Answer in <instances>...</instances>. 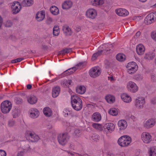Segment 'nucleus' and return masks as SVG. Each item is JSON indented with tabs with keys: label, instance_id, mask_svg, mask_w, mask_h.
I'll return each mask as SVG.
<instances>
[{
	"label": "nucleus",
	"instance_id": "603ef678",
	"mask_svg": "<svg viewBox=\"0 0 156 156\" xmlns=\"http://www.w3.org/2000/svg\"><path fill=\"white\" fill-rule=\"evenodd\" d=\"M15 101L17 104H20L22 102V100L19 98L16 97L15 99Z\"/></svg>",
	"mask_w": 156,
	"mask_h": 156
},
{
	"label": "nucleus",
	"instance_id": "c03bdc74",
	"mask_svg": "<svg viewBox=\"0 0 156 156\" xmlns=\"http://www.w3.org/2000/svg\"><path fill=\"white\" fill-rule=\"evenodd\" d=\"M99 49V51L98 52L94 54L92 56V59L93 60H95L97 58V57L99 55L102 53L103 50L101 49L100 50Z\"/></svg>",
	"mask_w": 156,
	"mask_h": 156
},
{
	"label": "nucleus",
	"instance_id": "8fccbe9b",
	"mask_svg": "<svg viewBox=\"0 0 156 156\" xmlns=\"http://www.w3.org/2000/svg\"><path fill=\"white\" fill-rule=\"evenodd\" d=\"M15 125V122L14 120H11L8 122V126L9 127H12L13 126Z\"/></svg>",
	"mask_w": 156,
	"mask_h": 156
},
{
	"label": "nucleus",
	"instance_id": "58836bf2",
	"mask_svg": "<svg viewBox=\"0 0 156 156\" xmlns=\"http://www.w3.org/2000/svg\"><path fill=\"white\" fill-rule=\"evenodd\" d=\"M63 30L64 32L67 35H70L72 34L70 28L67 26H64L63 28Z\"/></svg>",
	"mask_w": 156,
	"mask_h": 156
},
{
	"label": "nucleus",
	"instance_id": "0e129e2a",
	"mask_svg": "<svg viewBox=\"0 0 156 156\" xmlns=\"http://www.w3.org/2000/svg\"><path fill=\"white\" fill-rule=\"evenodd\" d=\"M130 118L133 121H135L136 120V117L134 115H132L130 116Z\"/></svg>",
	"mask_w": 156,
	"mask_h": 156
},
{
	"label": "nucleus",
	"instance_id": "72a5a7b5",
	"mask_svg": "<svg viewBox=\"0 0 156 156\" xmlns=\"http://www.w3.org/2000/svg\"><path fill=\"white\" fill-rule=\"evenodd\" d=\"M116 58L117 60L119 62L124 61L126 59V56L122 53H119L117 55Z\"/></svg>",
	"mask_w": 156,
	"mask_h": 156
},
{
	"label": "nucleus",
	"instance_id": "a878e982",
	"mask_svg": "<svg viewBox=\"0 0 156 156\" xmlns=\"http://www.w3.org/2000/svg\"><path fill=\"white\" fill-rule=\"evenodd\" d=\"M86 91V88L83 85H79L76 87V92L80 94H84Z\"/></svg>",
	"mask_w": 156,
	"mask_h": 156
},
{
	"label": "nucleus",
	"instance_id": "f704fd0d",
	"mask_svg": "<svg viewBox=\"0 0 156 156\" xmlns=\"http://www.w3.org/2000/svg\"><path fill=\"white\" fill-rule=\"evenodd\" d=\"M155 56L154 52L151 51L145 54L144 58L146 59H152Z\"/></svg>",
	"mask_w": 156,
	"mask_h": 156
},
{
	"label": "nucleus",
	"instance_id": "2f4dec72",
	"mask_svg": "<svg viewBox=\"0 0 156 156\" xmlns=\"http://www.w3.org/2000/svg\"><path fill=\"white\" fill-rule=\"evenodd\" d=\"M44 114L46 116L50 117L52 114V111L51 109L48 107L44 108L43 109Z\"/></svg>",
	"mask_w": 156,
	"mask_h": 156
},
{
	"label": "nucleus",
	"instance_id": "6e6d98bb",
	"mask_svg": "<svg viewBox=\"0 0 156 156\" xmlns=\"http://www.w3.org/2000/svg\"><path fill=\"white\" fill-rule=\"evenodd\" d=\"M71 51V49L70 48H66L64 49L62 51L63 53H69Z\"/></svg>",
	"mask_w": 156,
	"mask_h": 156
},
{
	"label": "nucleus",
	"instance_id": "e2e57ef3",
	"mask_svg": "<svg viewBox=\"0 0 156 156\" xmlns=\"http://www.w3.org/2000/svg\"><path fill=\"white\" fill-rule=\"evenodd\" d=\"M140 35V31H138L137 33H136L135 36L136 38L138 37H139Z\"/></svg>",
	"mask_w": 156,
	"mask_h": 156
},
{
	"label": "nucleus",
	"instance_id": "49530a36",
	"mask_svg": "<svg viewBox=\"0 0 156 156\" xmlns=\"http://www.w3.org/2000/svg\"><path fill=\"white\" fill-rule=\"evenodd\" d=\"M81 135V133L80 131L78 129H76L74 131V135L76 137H79Z\"/></svg>",
	"mask_w": 156,
	"mask_h": 156
},
{
	"label": "nucleus",
	"instance_id": "dca6fc26",
	"mask_svg": "<svg viewBox=\"0 0 156 156\" xmlns=\"http://www.w3.org/2000/svg\"><path fill=\"white\" fill-rule=\"evenodd\" d=\"M39 114L40 112L39 110L35 108L30 109L28 112L29 117L33 119L37 118L39 116Z\"/></svg>",
	"mask_w": 156,
	"mask_h": 156
},
{
	"label": "nucleus",
	"instance_id": "9d476101",
	"mask_svg": "<svg viewBox=\"0 0 156 156\" xmlns=\"http://www.w3.org/2000/svg\"><path fill=\"white\" fill-rule=\"evenodd\" d=\"M115 127V125L113 123H106L103 126L104 132L106 134L111 133L114 130Z\"/></svg>",
	"mask_w": 156,
	"mask_h": 156
},
{
	"label": "nucleus",
	"instance_id": "864d4df0",
	"mask_svg": "<svg viewBox=\"0 0 156 156\" xmlns=\"http://www.w3.org/2000/svg\"><path fill=\"white\" fill-rule=\"evenodd\" d=\"M6 152L3 150H0V156H6Z\"/></svg>",
	"mask_w": 156,
	"mask_h": 156
},
{
	"label": "nucleus",
	"instance_id": "20e7f679",
	"mask_svg": "<svg viewBox=\"0 0 156 156\" xmlns=\"http://www.w3.org/2000/svg\"><path fill=\"white\" fill-rule=\"evenodd\" d=\"M127 71L129 74H133L136 73L138 69V66L135 62L132 61L129 62L126 66Z\"/></svg>",
	"mask_w": 156,
	"mask_h": 156
},
{
	"label": "nucleus",
	"instance_id": "cd10ccee",
	"mask_svg": "<svg viewBox=\"0 0 156 156\" xmlns=\"http://www.w3.org/2000/svg\"><path fill=\"white\" fill-rule=\"evenodd\" d=\"M27 100L29 103L33 105L37 103V99L35 96L31 95L27 98Z\"/></svg>",
	"mask_w": 156,
	"mask_h": 156
},
{
	"label": "nucleus",
	"instance_id": "69168bd1",
	"mask_svg": "<svg viewBox=\"0 0 156 156\" xmlns=\"http://www.w3.org/2000/svg\"><path fill=\"white\" fill-rule=\"evenodd\" d=\"M32 86L30 84H28L27 86V88L28 89H30L31 88Z\"/></svg>",
	"mask_w": 156,
	"mask_h": 156
},
{
	"label": "nucleus",
	"instance_id": "39448f33",
	"mask_svg": "<svg viewBox=\"0 0 156 156\" xmlns=\"http://www.w3.org/2000/svg\"><path fill=\"white\" fill-rule=\"evenodd\" d=\"M12 107V103L9 101H5L1 104V110L3 113H7L9 112Z\"/></svg>",
	"mask_w": 156,
	"mask_h": 156
},
{
	"label": "nucleus",
	"instance_id": "a19ab883",
	"mask_svg": "<svg viewBox=\"0 0 156 156\" xmlns=\"http://www.w3.org/2000/svg\"><path fill=\"white\" fill-rule=\"evenodd\" d=\"M30 135L31 138L34 139V141H37L40 139L39 136L34 132L30 133Z\"/></svg>",
	"mask_w": 156,
	"mask_h": 156
},
{
	"label": "nucleus",
	"instance_id": "052dcab7",
	"mask_svg": "<svg viewBox=\"0 0 156 156\" xmlns=\"http://www.w3.org/2000/svg\"><path fill=\"white\" fill-rule=\"evenodd\" d=\"M99 138V136L98 135L94 136V137L93 138V139L94 141H97V140H98Z\"/></svg>",
	"mask_w": 156,
	"mask_h": 156
},
{
	"label": "nucleus",
	"instance_id": "423d86ee",
	"mask_svg": "<svg viewBox=\"0 0 156 156\" xmlns=\"http://www.w3.org/2000/svg\"><path fill=\"white\" fill-rule=\"evenodd\" d=\"M141 139L144 144H147L152 141V136L150 133L145 131L141 133Z\"/></svg>",
	"mask_w": 156,
	"mask_h": 156
},
{
	"label": "nucleus",
	"instance_id": "0eeeda50",
	"mask_svg": "<svg viewBox=\"0 0 156 156\" xmlns=\"http://www.w3.org/2000/svg\"><path fill=\"white\" fill-rule=\"evenodd\" d=\"M126 88L128 91L132 93H136L139 89L137 84L135 82L131 81H129L127 83Z\"/></svg>",
	"mask_w": 156,
	"mask_h": 156
},
{
	"label": "nucleus",
	"instance_id": "4be33fe9",
	"mask_svg": "<svg viewBox=\"0 0 156 156\" xmlns=\"http://www.w3.org/2000/svg\"><path fill=\"white\" fill-rule=\"evenodd\" d=\"M101 119V116L100 114L98 112H95L92 115L91 117V120L94 122H99Z\"/></svg>",
	"mask_w": 156,
	"mask_h": 156
},
{
	"label": "nucleus",
	"instance_id": "6ab92c4d",
	"mask_svg": "<svg viewBox=\"0 0 156 156\" xmlns=\"http://www.w3.org/2000/svg\"><path fill=\"white\" fill-rule=\"evenodd\" d=\"M145 47L142 44H138L136 46V52L137 54L139 55H143L145 52Z\"/></svg>",
	"mask_w": 156,
	"mask_h": 156
},
{
	"label": "nucleus",
	"instance_id": "b1692460",
	"mask_svg": "<svg viewBox=\"0 0 156 156\" xmlns=\"http://www.w3.org/2000/svg\"><path fill=\"white\" fill-rule=\"evenodd\" d=\"M73 5V3L71 1L66 0L62 3V7L64 9H69L72 7Z\"/></svg>",
	"mask_w": 156,
	"mask_h": 156
},
{
	"label": "nucleus",
	"instance_id": "c9c22d12",
	"mask_svg": "<svg viewBox=\"0 0 156 156\" xmlns=\"http://www.w3.org/2000/svg\"><path fill=\"white\" fill-rule=\"evenodd\" d=\"M34 3V0H23L22 3L24 6L28 7L32 5Z\"/></svg>",
	"mask_w": 156,
	"mask_h": 156
},
{
	"label": "nucleus",
	"instance_id": "4468645a",
	"mask_svg": "<svg viewBox=\"0 0 156 156\" xmlns=\"http://www.w3.org/2000/svg\"><path fill=\"white\" fill-rule=\"evenodd\" d=\"M86 16L90 19H95L97 16V12L96 9L93 8H90L87 10L86 12Z\"/></svg>",
	"mask_w": 156,
	"mask_h": 156
},
{
	"label": "nucleus",
	"instance_id": "a18cd8bd",
	"mask_svg": "<svg viewBox=\"0 0 156 156\" xmlns=\"http://www.w3.org/2000/svg\"><path fill=\"white\" fill-rule=\"evenodd\" d=\"M25 150L21 148H20L18 149L16 156H24Z\"/></svg>",
	"mask_w": 156,
	"mask_h": 156
},
{
	"label": "nucleus",
	"instance_id": "c756f323",
	"mask_svg": "<svg viewBox=\"0 0 156 156\" xmlns=\"http://www.w3.org/2000/svg\"><path fill=\"white\" fill-rule=\"evenodd\" d=\"M92 126L96 130L100 131L103 130V126L101 124L96 123H93L92 124Z\"/></svg>",
	"mask_w": 156,
	"mask_h": 156
},
{
	"label": "nucleus",
	"instance_id": "9b49d317",
	"mask_svg": "<svg viewBox=\"0 0 156 156\" xmlns=\"http://www.w3.org/2000/svg\"><path fill=\"white\" fill-rule=\"evenodd\" d=\"M69 137L66 133L59 134L58 137V140L59 144L62 145H65L67 143Z\"/></svg>",
	"mask_w": 156,
	"mask_h": 156
},
{
	"label": "nucleus",
	"instance_id": "bb28decb",
	"mask_svg": "<svg viewBox=\"0 0 156 156\" xmlns=\"http://www.w3.org/2000/svg\"><path fill=\"white\" fill-rule=\"evenodd\" d=\"M113 47V45L112 44H105L99 47V49L100 50L101 49L103 51L105 50L108 51L112 48Z\"/></svg>",
	"mask_w": 156,
	"mask_h": 156
},
{
	"label": "nucleus",
	"instance_id": "f3484780",
	"mask_svg": "<svg viewBox=\"0 0 156 156\" xmlns=\"http://www.w3.org/2000/svg\"><path fill=\"white\" fill-rule=\"evenodd\" d=\"M45 13L44 11L41 10L38 11L35 16L36 20L38 22L42 21L45 19Z\"/></svg>",
	"mask_w": 156,
	"mask_h": 156
},
{
	"label": "nucleus",
	"instance_id": "4c0bfd02",
	"mask_svg": "<svg viewBox=\"0 0 156 156\" xmlns=\"http://www.w3.org/2000/svg\"><path fill=\"white\" fill-rule=\"evenodd\" d=\"M149 156H156V147H152L149 150Z\"/></svg>",
	"mask_w": 156,
	"mask_h": 156
},
{
	"label": "nucleus",
	"instance_id": "79ce46f5",
	"mask_svg": "<svg viewBox=\"0 0 156 156\" xmlns=\"http://www.w3.org/2000/svg\"><path fill=\"white\" fill-rule=\"evenodd\" d=\"M60 33L59 28L58 26H55L53 28V34L54 36H58Z\"/></svg>",
	"mask_w": 156,
	"mask_h": 156
},
{
	"label": "nucleus",
	"instance_id": "473e14b6",
	"mask_svg": "<svg viewBox=\"0 0 156 156\" xmlns=\"http://www.w3.org/2000/svg\"><path fill=\"white\" fill-rule=\"evenodd\" d=\"M72 83V81L70 80H64L62 81L61 84L63 87H69Z\"/></svg>",
	"mask_w": 156,
	"mask_h": 156
},
{
	"label": "nucleus",
	"instance_id": "338daca9",
	"mask_svg": "<svg viewBox=\"0 0 156 156\" xmlns=\"http://www.w3.org/2000/svg\"><path fill=\"white\" fill-rule=\"evenodd\" d=\"M140 2H146L147 0H139Z\"/></svg>",
	"mask_w": 156,
	"mask_h": 156
},
{
	"label": "nucleus",
	"instance_id": "09e8293b",
	"mask_svg": "<svg viewBox=\"0 0 156 156\" xmlns=\"http://www.w3.org/2000/svg\"><path fill=\"white\" fill-rule=\"evenodd\" d=\"M23 58H19L15 59L12 60L11 61V62L12 63H16L21 61L23 60Z\"/></svg>",
	"mask_w": 156,
	"mask_h": 156
},
{
	"label": "nucleus",
	"instance_id": "37998d69",
	"mask_svg": "<svg viewBox=\"0 0 156 156\" xmlns=\"http://www.w3.org/2000/svg\"><path fill=\"white\" fill-rule=\"evenodd\" d=\"M20 111V110L17 109H15L13 110L12 114L14 118H16L19 115Z\"/></svg>",
	"mask_w": 156,
	"mask_h": 156
},
{
	"label": "nucleus",
	"instance_id": "ea45409f",
	"mask_svg": "<svg viewBox=\"0 0 156 156\" xmlns=\"http://www.w3.org/2000/svg\"><path fill=\"white\" fill-rule=\"evenodd\" d=\"M72 112L71 110L68 109H65L63 111V114L65 117H67L69 115H71Z\"/></svg>",
	"mask_w": 156,
	"mask_h": 156
},
{
	"label": "nucleus",
	"instance_id": "5fc2aeb1",
	"mask_svg": "<svg viewBox=\"0 0 156 156\" xmlns=\"http://www.w3.org/2000/svg\"><path fill=\"white\" fill-rule=\"evenodd\" d=\"M12 22L10 20L7 21L5 23V26L7 27H10L12 26Z\"/></svg>",
	"mask_w": 156,
	"mask_h": 156
},
{
	"label": "nucleus",
	"instance_id": "13d9d810",
	"mask_svg": "<svg viewBox=\"0 0 156 156\" xmlns=\"http://www.w3.org/2000/svg\"><path fill=\"white\" fill-rule=\"evenodd\" d=\"M151 102L153 104H156V97L152 98L151 100Z\"/></svg>",
	"mask_w": 156,
	"mask_h": 156
},
{
	"label": "nucleus",
	"instance_id": "2eb2a0df",
	"mask_svg": "<svg viewBox=\"0 0 156 156\" xmlns=\"http://www.w3.org/2000/svg\"><path fill=\"white\" fill-rule=\"evenodd\" d=\"M101 73V70L98 67H94L89 71V74L91 77L95 78L99 76Z\"/></svg>",
	"mask_w": 156,
	"mask_h": 156
},
{
	"label": "nucleus",
	"instance_id": "3c124183",
	"mask_svg": "<svg viewBox=\"0 0 156 156\" xmlns=\"http://www.w3.org/2000/svg\"><path fill=\"white\" fill-rule=\"evenodd\" d=\"M143 79V76L141 75H138L136 76L135 79L137 81H140Z\"/></svg>",
	"mask_w": 156,
	"mask_h": 156
},
{
	"label": "nucleus",
	"instance_id": "412c9836",
	"mask_svg": "<svg viewBox=\"0 0 156 156\" xmlns=\"http://www.w3.org/2000/svg\"><path fill=\"white\" fill-rule=\"evenodd\" d=\"M116 13L119 16H126L129 14V12L124 9L120 8L115 10Z\"/></svg>",
	"mask_w": 156,
	"mask_h": 156
},
{
	"label": "nucleus",
	"instance_id": "680f3d73",
	"mask_svg": "<svg viewBox=\"0 0 156 156\" xmlns=\"http://www.w3.org/2000/svg\"><path fill=\"white\" fill-rule=\"evenodd\" d=\"M68 153V155L69 156H74V154L73 153L71 152H70L69 151H66Z\"/></svg>",
	"mask_w": 156,
	"mask_h": 156
},
{
	"label": "nucleus",
	"instance_id": "1a4fd4ad",
	"mask_svg": "<svg viewBox=\"0 0 156 156\" xmlns=\"http://www.w3.org/2000/svg\"><path fill=\"white\" fill-rule=\"evenodd\" d=\"M156 21V11L150 13L144 19V23L147 25L150 24Z\"/></svg>",
	"mask_w": 156,
	"mask_h": 156
},
{
	"label": "nucleus",
	"instance_id": "c85d7f7f",
	"mask_svg": "<svg viewBox=\"0 0 156 156\" xmlns=\"http://www.w3.org/2000/svg\"><path fill=\"white\" fill-rule=\"evenodd\" d=\"M51 12L54 15H57L59 13V10L58 8L56 6H53L50 8Z\"/></svg>",
	"mask_w": 156,
	"mask_h": 156
},
{
	"label": "nucleus",
	"instance_id": "f03ea898",
	"mask_svg": "<svg viewBox=\"0 0 156 156\" xmlns=\"http://www.w3.org/2000/svg\"><path fill=\"white\" fill-rule=\"evenodd\" d=\"M132 141L130 136L127 135H123L118 139V144L122 147H126L129 146Z\"/></svg>",
	"mask_w": 156,
	"mask_h": 156
},
{
	"label": "nucleus",
	"instance_id": "7c9ffc66",
	"mask_svg": "<svg viewBox=\"0 0 156 156\" xmlns=\"http://www.w3.org/2000/svg\"><path fill=\"white\" fill-rule=\"evenodd\" d=\"M105 99L109 103H112L115 101V97L111 94L108 95L105 97Z\"/></svg>",
	"mask_w": 156,
	"mask_h": 156
},
{
	"label": "nucleus",
	"instance_id": "de8ad7c7",
	"mask_svg": "<svg viewBox=\"0 0 156 156\" xmlns=\"http://www.w3.org/2000/svg\"><path fill=\"white\" fill-rule=\"evenodd\" d=\"M152 39L154 41H156V31L152 32L151 35Z\"/></svg>",
	"mask_w": 156,
	"mask_h": 156
},
{
	"label": "nucleus",
	"instance_id": "f257e3e1",
	"mask_svg": "<svg viewBox=\"0 0 156 156\" xmlns=\"http://www.w3.org/2000/svg\"><path fill=\"white\" fill-rule=\"evenodd\" d=\"M71 102L73 108L76 111H80L83 107L82 101L77 95H73L71 96Z\"/></svg>",
	"mask_w": 156,
	"mask_h": 156
},
{
	"label": "nucleus",
	"instance_id": "6e6552de",
	"mask_svg": "<svg viewBox=\"0 0 156 156\" xmlns=\"http://www.w3.org/2000/svg\"><path fill=\"white\" fill-rule=\"evenodd\" d=\"M22 9V5L20 2L18 1H14L12 3L11 6V12L13 14L18 13Z\"/></svg>",
	"mask_w": 156,
	"mask_h": 156
},
{
	"label": "nucleus",
	"instance_id": "774afa93",
	"mask_svg": "<svg viewBox=\"0 0 156 156\" xmlns=\"http://www.w3.org/2000/svg\"><path fill=\"white\" fill-rule=\"evenodd\" d=\"M73 145H72V144H71L70 145V148L71 149H73Z\"/></svg>",
	"mask_w": 156,
	"mask_h": 156
},
{
	"label": "nucleus",
	"instance_id": "a211bd4d",
	"mask_svg": "<svg viewBox=\"0 0 156 156\" xmlns=\"http://www.w3.org/2000/svg\"><path fill=\"white\" fill-rule=\"evenodd\" d=\"M117 125L118 129L120 131L125 129L128 125L127 122L124 119L119 120L117 122Z\"/></svg>",
	"mask_w": 156,
	"mask_h": 156
},
{
	"label": "nucleus",
	"instance_id": "ddd939ff",
	"mask_svg": "<svg viewBox=\"0 0 156 156\" xmlns=\"http://www.w3.org/2000/svg\"><path fill=\"white\" fill-rule=\"evenodd\" d=\"M85 63L81 62L78 63L75 67H73L72 68L69 69L64 72V73L67 75L71 74L74 72L77 69L83 67Z\"/></svg>",
	"mask_w": 156,
	"mask_h": 156
},
{
	"label": "nucleus",
	"instance_id": "393cba45",
	"mask_svg": "<svg viewBox=\"0 0 156 156\" xmlns=\"http://www.w3.org/2000/svg\"><path fill=\"white\" fill-rule=\"evenodd\" d=\"M105 3V0H90V4L94 6L102 5Z\"/></svg>",
	"mask_w": 156,
	"mask_h": 156
},
{
	"label": "nucleus",
	"instance_id": "bf43d9fd",
	"mask_svg": "<svg viewBox=\"0 0 156 156\" xmlns=\"http://www.w3.org/2000/svg\"><path fill=\"white\" fill-rule=\"evenodd\" d=\"M108 79L111 81L113 82L115 80V78L112 76H110L108 77Z\"/></svg>",
	"mask_w": 156,
	"mask_h": 156
},
{
	"label": "nucleus",
	"instance_id": "5701e85b",
	"mask_svg": "<svg viewBox=\"0 0 156 156\" xmlns=\"http://www.w3.org/2000/svg\"><path fill=\"white\" fill-rule=\"evenodd\" d=\"M60 92V88L59 86H56L54 87L52 90V96L54 98H56L59 95Z\"/></svg>",
	"mask_w": 156,
	"mask_h": 156
},
{
	"label": "nucleus",
	"instance_id": "4d7b16f0",
	"mask_svg": "<svg viewBox=\"0 0 156 156\" xmlns=\"http://www.w3.org/2000/svg\"><path fill=\"white\" fill-rule=\"evenodd\" d=\"M52 19L51 17H48L47 18L46 22L47 23L50 24L52 21Z\"/></svg>",
	"mask_w": 156,
	"mask_h": 156
},
{
	"label": "nucleus",
	"instance_id": "7ed1b4c3",
	"mask_svg": "<svg viewBox=\"0 0 156 156\" xmlns=\"http://www.w3.org/2000/svg\"><path fill=\"white\" fill-rule=\"evenodd\" d=\"M146 103L145 98L142 96L137 97L134 100V104L135 107L138 110L143 109Z\"/></svg>",
	"mask_w": 156,
	"mask_h": 156
},
{
	"label": "nucleus",
	"instance_id": "e433bc0d",
	"mask_svg": "<svg viewBox=\"0 0 156 156\" xmlns=\"http://www.w3.org/2000/svg\"><path fill=\"white\" fill-rule=\"evenodd\" d=\"M108 113L109 114L112 116H115L118 114L119 112L118 110L115 108H112L108 111Z\"/></svg>",
	"mask_w": 156,
	"mask_h": 156
},
{
	"label": "nucleus",
	"instance_id": "aec40b11",
	"mask_svg": "<svg viewBox=\"0 0 156 156\" xmlns=\"http://www.w3.org/2000/svg\"><path fill=\"white\" fill-rule=\"evenodd\" d=\"M121 97L122 101L126 103H129L132 101L131 97L127 93H124L122 94Z\"/></svg>",
	"mask_w": 156,
	"mask_h": 156
},
{
	"label": "nucleus",
	"instance_id": "f8f14e48",
	"mask_svg": "<svg viewBox=\"0 0 156 156\" xmlns=\"http://www.w3.org/2000/svg\"><path fill=\"white\" fill-rule=\"evenodd\" d=\"M156 122L155 119L150 118L145 120L144 122L143 126L145 128L149 129L153 127L155 125Z\"/></svg>",
	"mask_w": 156,
	"mask_h": 156
}]
</instances>
